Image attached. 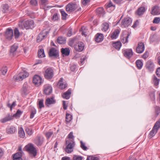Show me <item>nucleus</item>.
Returning a JSON list of instances; mask_svg holds the SVG:
<instances>
[{
  "label": "nucleus",
  "instance_id": "nucleus-54",
  "mask_svg": "<svg viewBox=\"0 0 160 160\" xmlns=\"http://www.w3.org/2000/svg\"><path fill=\"white\" fill-rule=\"evenodd\" d=\"M80 147L84 150L86 151L88 149L85 145V144L82 141H80Z\"/></svg>",
  "mask_w": 160,
  "mask_h": 160
},
{
  "label": "nucleus",
  "instance_id": "nucleus-43",
  "mask_svg": "<svg viewBox=\"0 0 160 160\" xmlns=\"http://www.w3.org/2000/svg\"><path fill=\"white\" fill-rule=\"evenodd\" d=\"M20 35V33L18 28H16L14 30V36L15 39H18Z\"/></svg>",
  "mask_w": 160,
  "mask_h": 160
},
{
  "label": "nucleus",
  "instance_id": "nucleus-25",
  "mask_svg": "<svg viewBox=\"0 0 160 160\" xmlns=\"http://www.w3.org/2000/svg\"><path fill=\"white\" fill-rule=\"evenodd\" d=\"M104 39V36L102 34L98 33L95 36V41L98 42H102Z\"/></svg>",
  "mask_w": 160,
  "mask_h": 160
},
{
  "label": "nucleus",
  "instance_id": "nucleus-50",
  "mask_svg": "<svg viewBox=\"0 0 160 160\" xmlns=\"http://www.w3.org/2000/svg\"><path fill=\"white\" fill-rule=\"evenodd\" d=\"M38 105L40 108L44 107V106L43 104V100L42 99L39 100L38 101Z\"/></svg>",
  "mask_w": 160,
  "mask_h": 160
},
{
  "label": "nucleus",
  "instance_id": "nucleus-6",
  "mask_svg": "<svg viewBox=\"0 0 160 160\" xmlns=\"http://www.w3.org/2000/svg\"><path fill=\"white\" fill-rule=\"evenodd\" d=\"M28 75V73L25 71L23 72L20 73L17 75L14 76L13 79L15 81H20L27 77Z\"/></svg>",
  "mask_w": 160,
  "mask_h": 160
},
{
  "label": "nucleus",
  "instance_id": "nucleus-19",
  "mask_svg": "<svg viewBox=\"0 0 160 160\" xmlns=\"http://www.w3.org/2000/svg\"><path fill=\"white\" fill-rule=\"evenodd\" d=\"M52 88L49 85H46L44 86V92L45 94L47 95L50 94L52 92Z\"/></svg>",
  "mask_w": 160,
  "mask_h": 160
},
{
  "label": "nucleus",
  "instance_id": "nucleus-37",
  "mask_svg": "<svg viewBox=\"0 0 160 160\" xmlns=\"http://www.w3.org/2000/svg\"><path fill=\"white\" fill-rule=\"evenodd\" d=\"M66 121L67 122H70L72 119V116L71 114L66 113Z\"/></svg>",
  "mask_w": 160,
  "mask_h": 160
},
{
  "label": "nucleus",
  "instance_id": "nucleus-3",
  "mask_svg": "<svg viewBox=\"0 0 160 160\" xmlns=\"http://www.w3.org/2000/svg\"><path fill=\"white\" fill-rule=\"evenodd\" d=\"M44 77L47 79H52L54 76V70L52 67H45L44 68Z\"/></svg>",
  "mask_w": 160,
  "mask_h": 160
},
{
  "label": "nucleus",
  "instance_id": "nucleus-62",
  "mask_svg": "<svg viewBox=\"0 0 160 160\" xmlns=\"http://www.w3.org/2000/svg\"><path fill=\"white\" fill-rule=\"evenodd\" d=\"M30 3L33 6H36L37 5V2L36 0H31Z\"/></svg>",
  "mask_w": 160,
  "mask_h": 160
},
{
  "label": "nucleus",
  "instance_id": "nucleus-40",
  "mask_svg": "<svg viewBox=\"0 0 160 160\" xmlns=\"http://www.w3.org/2000/svg\"><path fill=\"white\" fill-rule=\"evenodd\" d=\"M130 35V33L128 32L126 36L121 37V41L123 43H125L128 42V38Z\"/></svg>",
  "mask_w": 160,
  "mask_h": 160
},
{
  "label": "nucleus",
  "instance_id": "nucleus-8",
  "mask_svg": "<svg viewBox=\"0 0 160 160\" xmlns=\"http://www.w3.org/2000/svg\"><path fill=\"white\" fill-rule=\"evenodd\" d=\"M44 138L41 135H38L34 139L33 142L38 147L42 146L44 142Z\"/></svg>",
  "mask_w": 160,
  "mask_h": 160
},
{
  "label": "nucleus",
  "instance_id": "nucleus-64",
  "mask_svg": "<svg viewBox=\"0 0 160 160\" xmlns=\"http://www.w3.org/2000/svg\"><path fill=\"white\" fill-rule=\"evenodd\" d=\"M62 104H63V108L64 110H66L67 108L68 107V105L66 104V102L65 101H63L62 102Z\"/></svg>",
  "mask_w": 160,
  "mask_h": 160
},
{
  "label": "nucleus",
  "instance_id": "nucleus-12",
  "mask_svg": "<svg viewBox=\"0 0 160 160\" xmlns=\"http://www.w3.org/2000/svg\"><path fill=\"white\" fill-rule=\"evenodd\" d=\"M84 46L85 45L83 43L80 42L74 45V48L76 51L81 52L84 49Z\"/></svg>",
  "mask_w": 160,
  "mask_h": 160
},
{
  "label": "nucleus",
  "instance_id": "nucleus-63",
  "mask_svg": "<svg viewBox=\"0 0 160 160\" xmlns=\"http://www.w3.org/2000/svg\"><path fill=\"white\" fill-rule=\"evenodd\" d=\"M90 1V0H82V4L84 6H86Z\"/></svg>",
  "mask_w": 160,
  "mask_h": 160
},
{
  "label": "nucleus",
  "instance_id": "nucleus-28",
  "mask_svg": "<svg viewBox=\"0 0 160 160\" xmlns=\"http://www.w3.org/2000/svg\"><path fill=\"white\" fill-rule=\"evenodd\" d=\"M145 8L144 7H141L138 9L136 13L138 15L140 16L142 15L145 12Z\"/></svg>",
  "mask_w": 160,
  "mask_h": 160
},
{
  "label": "nucleus",
  "instance_id": "nucleus-32",
  "mask_svg": "<svg viewBox=\"0 0 160 160\" xmlns=\"http://www.w3.org/2000/svg\"><path fill=\"white\" fill-rule=\"evenodd\" d=\"M99 157L96 155L88 156L86 160H99Z\"/></svg>",
  "mask_w": 160,
  "mask_h": 160
},
{
  "label": "nucleus",
  "instance_id": "nucleus-33",
  "mask_svg": "<svg viewBox=\"0 0 160 160\" xmlns=\"http://www.w3.org/2000/svg\"><path fill=\"white\" fill-rule=\"evenodd\" d=\"M22 156L21 153H17L14 155L13 160H22Z\"/></svg>",
  "mask_w": 160,
  "mask_h": 160
},
{
  "label": "nucleus",
  "instance_id": "nucleus-27",
  "mask_svg": "<svg viewBox=\"0 0 160 160\" xmlns=\"http://www.w3.org/2000/svg\"><path fill=\"white\" fill-rule=\"evenodd\" d=\"M61 52L63 55L68 56L69 55L70 50L68 48H62L61 49Z\"/></svg>",
  "mask_w": 160,
  "mask_h": 160
},
{
  "label": "nucleus",
  "instance_id": "nucleus-49",
  "mask_svg": "<svg viewBox=\"0 0 160 160\" xmlns=\"http://www.w3.org/2000/svg\"><path fill=\"white\" fill-rule=\"evenodd\" d=\"M25 131L27 134L29 136H31L33 134L32 129L28 128H26Z\"/></svg>",
  "mask_w": 160,
  "mask_h": 160
},
{
  "label": "nucleus",
  "instance_id": "nucleus-34",
  "mask_svg": "<svg viewBox=\"0 0 160 160\" xmlns=\"http://www.w3.org/2000/svg\"><path fill=\"white\" fill-rule=\"evenodd\" d=\"M154 114L156 117H157L160 114V107L156 106L154 107Z\"/></svg>",
  "mask_w": 160,
  "mask_h": 160
},
{
  "label": "nucleus",
  "instance_id": "nucleus-23",
  "mask_svg": "<svg viewBox=\"0 0 160 160\" xmlns=\"http://www.w3.org/2000/svg\"><path fill=\"white\" fill-rule=\"evenodd\" d=\"M71 89H69L67 91L64 92L62 94V97L64 99H69L71 97Z\"/></svg>",
  "mask_w": 160,
  "mask_h": 160
},
{
  "label": "nucleus",
  "instance_id": "nucleus-60",
  "mask_svg": "<svg viewBox=\"0 0 160 160\" xmlns=\"http://www.w3.org/2000/svg\"><path fill=\"white\" fill-rule=\"evenodd\" d=\"M48 1V0H41L40 5L45 6Z\"/></svg>",
  "mask_w": 160,
  "mask_h": 160
},
{
  "label": "nucleus",
  "instance_id": "nucleus-14",
  "mask_svg": "<svg viewBox=\"0 0 160 160\" xmlns=\"http://www.w3.org/2000/svg\"><path fill=\"white\" fill-rule=\"evenodd\" d=\"M145 49V46L143 43L138 42L136 48V52L138 53H142Z\"/></svg>",
  "mask_w": 160,
  "mask_h": 160
},
{
  "label": "nucleus",
  "instance_id": "nucleus-41",
  "mask_svg": "<svg viewBox=\"0 0 160 160\" xmlns=\"http://www.w3.org/2000/svg\"><path fill=\"white\" fill-rule=\"evenodd\" d=\"M7 106L10 108V110L12 111V108L15 107L16 105V102L15 101L13 102L12 104L9 102V101H8L7 103Z\"/></svg>",
  "mask_w": 160,
  "mask_h": 160
},
{
  "label": "nucleus",
  "instance_id": "nucleus-30",
  "mask_svg": "<svg viewBox=\"0 0 160 160\" xmlns=\"http://www.w3.org/2000/svg\"><path fill=\"white\" fill-rule=\"evenodd\" d=\"M112 45L116 49L119 50L122 46V43L120 42L117 41L113 43Z\"/></svg>",
  "mask_w": 160,
  "mask_h": 160
},
{
  "label": "nucleus",
  "instance_id": "nucleus-26",
  "mask_svg": "<svg viewBox=\"0 0 160 160\" xmlns=\"http://www.w3.org/2000/svg\"><path fill=\"white\" fill-rule=\"evenodd\" d=\"M120 33L119 30L118 29L115 30L111 35L110 37L112 39H116L118 37Z\"/></svg>",
  "mask_w": 160,
  "mask_h": 160
},
{
  "label": "nucleus",
  "instance_id": "nucleus-1",
  "mask_svg": "<svg viewBox=\"0 0 160 160\" xmlns=\"http://www.w3.org/2000/svg\"><path fill=\"white\" fill-rule=\"evenodd\" d=\"M78 9V11H80L81 8L79 7V2L74 1L68 4L66 7V10L68 12H72Z\"/></svg>",
  "mask_w": 160,
  "mask_h": 160
},
{
  "label": "nucleus",
  "instance_id": "nucleus-47",
  "mask_svg": "<svg viewBox=\"0 0 160 160\" xmlns=\"http://www.w3.org/2000/svg\"><path fill=\"white\" fill-rule=\"evenodd\" d=\"M60 11L62 15V19L64 20L66 19L68 14H67L63 10H60Z\"/></svg>",
  "mask_w": 160,
  "mask_h": 160
},
{
  "label": "nucleus",
  "instance_id": "nucleus-20",
  "mask_svg": "<svg viewBox=\"0 0 160 160\" xmlns=\"http://www.w3.org/2000/svg\"><path fill=\"white\" fill-rule=\"evenodd\" d=\"M56 102L54 98L52 97L51 98H48L46 100L45 103L46 105L49 106L50 105L55 103Z\"/></svg>",
  "mask_w": 160,
  "mask_h": 160
},
{
  "label": "nucleus",
  "instance_id": "nucleus-31",
  "mask_svg": "<svg viewBox=\"0 0 160 160\" xmlns=\"http://www.w3.org/2000/svg\"><path fill=\"white\" fill-rule=\"evenodd\" d=\"M38 56L40 58H44L45 56L44 49L43 48H41L38 50Z\"/></svg>",
  "mask_w": 160,
  "mask_h": 160
},
{
  "label": "nucleus",
  "instance_id": "nucleus-44",
  "mask_svg": "<svg viewBox=\"0 0 160 160\" xmlns=\"http://www.w3.org/2000/svg\"><path fill=\"white\" fill-rule=\"evenodd\" d=\"M160 79H158L155 75L153 76V83L155 86H157L159 83Z\"/></svg>",
  "mask_w": 160,
  "mask_h": 160
},
{
  "label": "nucleus",
  "instance_id": "nucleus-10",
  "mask_svg": "<svg viewBox=\"0 0 160 160\" xmlns=\"http://www.w3.org/2000/svg\"><path fill=\"white\" fill-rule=\"evenodd\" d=\"M13 36V32L12 29L10 28L6 29L4 37L6 39L10 41L12 39Z\"/></svg>",
  "mask_w": 160,
  "mask_h": 160
},
{
  "label": "nucleus",
  "instance_id": "nucleus-24",
  "mask_svg": "<svg viewBox=\"0 0 160 160\" xmlns=\"http://www.w3.org/2000/svg\"><path fill=\"white\" fill-rule=\"evenodd\" d=\"M151 13L153 15H158L160 14V10L159 7L155 6L153 7Z\"/></svg>",
  "mask_w": 160,
  "mask_h": 160
},
{
  "label": "nucleus",
  "instance_id": "nucleus-2",
  "mask_svg": "<svg viewBox=\"0 0 160 160\" xmlns=\"http://www.w3.org/2000/svg\"><path fill=\"white\" fill-rule=\"evenodd\" d=\"M19 26L22 28L23 26L26 29H31L34 27V22L31 20H23L19 22Z\"/></svg>",
  "mask_w": 160,
  "mask_h": 160
},
{
  "label": "nucleus",
  "instance_id": "nucleus-52",
  "mask_svg": "<svg viewBox=\"0 0 160 160\" xmlns=\"http://www.w3.org/2000/svg\"><path fill=\"white\" fill-rule=\"evenodd\" d=\"M58 14L57 13H55L52 16V20L53 21H56L58 19Z\"/></svg>",
  "mask_w": 160,
  "mask_h": 160
},
{
  "label": "nucleus",
  "instance_id": "nucleus-7",
  "mask_svg": "<svg viewBox=\"0 0 160 160\" xmlns=\"http://www.w3.org/2000/svg\"><path fill=\"white\" fill-rule=\"evenodd\" d=\"M48 55L51 58H57L59 56V51L55 48H52L49 50Z\"/></svg>",
  "mask_w": 160,
  "mask_h": 160
},
{
  "label": "nucleus",
  "instance_id": "nucleus-11",
  "mask_svg": "<svg viewBox=\"0 0 160 160\" xmlns=\"http://www.w3.org/2000/svg\"><path fill=\"white\" fill-rule=\"evenodd\" d=\"M132 22V20L129 17L124 18L122 21L121 25L122 27H126L130 25Z\"/></svg>",
  "mask_w": 160,
  "mask_h": 160
},
{
  "label": "nucleus",
  "instance_id": "nucleus-4",
  "mask_svg": "<svg viewBox=\"0 0 160 160\" xmlns=\"http://www.w3.org/2000/svg\"><path fill=\"white\" fill-rule=\"evenodd\" d=\"M66 144L67 145L65 149L66 152L68 153H71L73 151V148L75 145L74 141L73 140L70 139L66 140Z\"/></svg>",
  "mask_w": 160,
  "mask_h": 160
},
{
  "label": "nucleus",
  "instance_id": "nucleus-13",
  "mask_svg": "<svg viewBox=\"0 0 160 160\" xmlns=\"http://www.w3.org/2000/svg\"><path fill=\"white\" fill-rule=\"evenodd\" d=\"M33 82L37 86H39L42 83L41 77L38 75H35L33 78Z\"/></svg>",
  "mask_w": 160,
  "mask_h": 160
},
{
  "label": "nucleus",
  "instance_id": "nucleus-58",
  "mask_svg": "<svg viewBox=\"0 0 160 160\" xmlns=\"http://www.w3.org/2000/svg\"><path fill=\"white\" fill-rule=\"evenodd\" d=\"M73 133L71 132H70L68 135V137L69 139L73 140L74 141V137L73 135Z\"/></svg>",
  "mask_w": 160,
  "mask_h": 160
},
{
  "label": "nucleus",
  "instance_id": "nucleus-15",
  "mask_svg": "<svg viewBox=\"0 0 160 160\" xmlns=\"http://www.w3.org/2000/svg\"><path fill=\"white\" fill-rule=\"evenodd\" d=\"M124 56L128 59H130L133 55V52L131 49H126L122 51Z\"/></svg>",
  "mask_w": 160,
  "mask_h": 160
},
{
  "label": "nucleus",
  "instance_id": "nucleus-42",
  "mask_svg": "<svg viewBox=\"0 0 160 160\" xmlns=\"http://www.w3.org/2000/svg\"><path fill=\"white\" fill-rule=\"evenodd\" d=\"M28 86L27 83H24L22 89V92L25 94H27L28 91Z\"/></svg>",
  "mask_w": 160,
  "mask_h": 160
},
{
  "label": "nucleus",
  "instance_id": "nucleus-38",
  "mask_svg": "<svg viewBox=\"0 0 160 160\" xmlns=\"http://www.w3.org/2000/svg\"><path fill=\"white\" fill-rule=\"evenodd\" d=\"M109 27V24L108 23L104 22L102 24V31H106L108 29Z\"/></svg>",
  "mask_w": 160,
  "mask_h": 160
},
{
  "label": "nucleus",
  "instance_id": "nucleus-51",
  "mask_svg": "<svg viewBox=\"0 0 160 160\" xmlns=\"http://www.w3.org/2000/svg\"><path fill=\"white\" fill-rule=\"evenodd\" d=\"M36 110L34 108L32 109L31 111V113L30 116V118L32 119L34 117V115L36 113Z\"/></svg>",
  "mask_w": 160,
  "mask_h": 160
},
{
  "label": "nucleus",
  "instance_id": "nucleus-22",
  "mask_svg": "<svg viewBox=\"0 0 160 160\" xmlns=\"http://www.w3.org/2000/svg\"><path fill=\"white\" fill-rule=\"evenodd\" d=\"M18 47V45L16 44H14L13 45L11 46L10 54L11 55L13 56L15 55Z\"/></svg>",
  "mask_w": 160,
  "mask_h": 160
},
{
  "label": "nucleus",
  "instance_id": "nucleus-29",
  "mask_svg": "<svg viewBox=\"0 0 160 160\" xmlns=\"http://www.w3.org/2000/svg\"><path fill=\"white\" fill-rule=\"evenodd\" d=\"M58 43L60 44H64L66 42V39L65 38L60 36L57 39Z\"/></svg>",
  "mask_w": 160,
  "mask_h": 160
},
{
  "label": "nucleus",
  "instance_id": "nucleus-17",
  "mask_svg": "<svg viewBox=\"0 0 160 160\" xmlns=\"http://www.w3.org/2000/svg\"><path fill=\"white\" fill-rule=\"evenodd\" d=\"M159 128H158V127L154 124L152 130L149 132L148 135V138H151L154 136L157 132Z\"/></svg>",
  "mask_w": 160,
  "mask_h": 160
},
{
  "label": "nucleus",
  "instance_id": "nucleus-46",
  "mask_svg": "<svg viewBox=\"0 0 160 160\" xmlns=\"http://www.w3.org/2000/svg\"><path fill=\"white\" fill-rule=\"evenodd\" d=\"M9 6L7 4H5L3 5V10L2 11L4 13H6L9 11Z\"/></svg>",
  "mask_w": 160,
  "mask_h": 160
},
{
  "label": "nucleus",
  "instance_id": "nucleus-56",
  "mask_svg": "<svg viewBox=\"0 0 160 160\" xmlns=\"http://www.w3.org/2000/svg\"><path fill=\"white\" fill-rule=\"evenodd\" d=\"M53 134V132L52 131L48 132H46L45 136L46 137L47 139H48Z\"/></svg>",
  "mask_w": 160,
  "mask_h": 160
},
{
  "label": "nucleus",
  "instance_id": "nucleus-5",
  "mask_svg": "<svg viewBox=\"0 0 160 160\" xmlns=\"http://www.w3.org/2000/svg\"><path fill=\"white\" fill-rule=\"evenodd\" d=\"M25 148L32 156L34 157L37 155V150L33 144H29L25 146Z\"/></svg>",
  "mask_w": 160,
  "mask_h": 160
},
{
  "label": "nucleus",
  "instance_id": "nucleus-48",
  "mask_svg": "<svg viewBox=\"0 0 160 160\" xmlns=\"http://www.w3.org/2000/svg\"><path fill=\"white\" fill-rule=\"evenodd\" d=\"M22 113V112L21 110H19V109H18L17 110L16 113L15 114H13L12 116H13V118L15 117H19Z\"/></svg>",
  "mask_w": 160,
  "mask_h": 160
},
{
  "label": "nucleus",
  "instance_id": "nucleus-39",
  "mask_svg": "<svg viewBox=\"0 0 160 160\" xmlns=\"http://www.w3.org/2000/svg\"><path fill=\"white\" fill-rule=\"evenodd\" d=\"M136 64L138 69H141L143 66V63L141 60H137L136 62Z\"/></svg>",
  "mask_w": 160,
  "mask_h": 160
},
{
  "label": "nucleus",
  "instance_id": "nucleus-36",
  "mask_svg": "<svg viewBox=\"0 0 160 160\" xmlns=\"http://www.w3.org/2000/svg\"><path fill=\"white\" fill-rule=\"evenodd\" d=\"M19 136L21 138H24L25 136V133L22 128H21L18 130Z\"/></svg>",
  "mask_w": 160,
  "mask_h": 160
},
{
  "label": "nucleus",
  "instance_id": "nucleus-53",
  "mask_svg": "<svg viewBox=\"0 0 160 160\" xmlns=\"http://www.w3.org/2000/svg\"><path fill=\"white\" fill-rule=\"evenodd\" d=\"M7 71L8 68L6 66L3 67L1 70L2 74L3 75H5Z\"/></svg>",
  "mask_w": 160,
  "mask_h": 160
},
{
  "label": "nucleus",
  "instance_id": "nucleus-45",
  "mask_svg": "<svg viewBox=\"0 0 160 160\" xmlns=\"http://www.w3.org/2000/svg\"><path fill=\"white\" fill-rule=\"evenodd\" d=\"M96 12L98 14H103L104 12V11L103 8L100 7L96 10Z\"/></svg>",
  "mask_w": 160,
  "mask_h": 160
},
{
  "label": "nucleus",
  "instance_id": "nucleus-55",
  "mask_svg": "<svg viewBox=\"0 0 160 160\" xmlns=\"http://www.w3.org/2000/svg\"><path fill=\"white\" fill-rule=\"evenodd\" d=\"M83 158V157L82 156L77 155H74L73 157V160H82Z\"/></svg>",
  "mask_w": 160,
  "mask_h": 160
},
{
  "label": "nucleus",
  "instance_id": "nucleus-18",
  "mask_svg": "<svg viewBox=\"0 0 160 160\" xmlns=\"http://www.w3.org/2000/svg\"><path fill=\"white\" fill-rule=\"evenodd\" d=\"M146 68L150 72L154 71V65L153 63L151 61H148L146 64Z\"/></svg>",
  "mask_w": 160,
  "mask_h": 160
},
{
  "label": "nucleus",
  "instance_id": "nucleus-9",
  "mask_svg": "<svg viewBox=\"0 0 160 160\" xmlns=\"http://www.w3.org/2000/svg\"><path fill=\"white\" fill-rule=\"evenodd\" d=\"M49 32L46 30H42L38 35L37 38V41L38 42H41L48 34Z\"/></svg>",
  "mask_w": 160,
  "mask_h": 160
},
{
  "label": "nucleus",
  "instance_id": "nucleus-61",
  "mask_svg": "<svg viewBox=\"0 0 160 160\" xmlns=\"http://www.w3.org/2000/svg\"><path fill=\"white\" fill-rule=\"evenodd\" d=\"M87 57L86 56H85L83 58H81L80 60V65H82L84 63V61L86 59Z\"/></svg>",
  "mask_w": 160,
  "mask_h": 160
},
{
  "label": "nucleus",
  "instance_id": "nucleus-16",
  "mask_svg": "<svg viewBox=\"0 0 160 160\" xmlns=\"http://www.w3.org/2000/svg\"><path fill=\"white\" fill-rule=\"evenodd\" d=\"M13 118V116L11 114L8 113L5 117L1 119L0 121L2 123H4L12 120Z\"/></svg>",
  "mask_w": 160,
  "mask_h": 160
},
{
  "label": "nucleus",
  "instance_id": "nucleus-21",
  "mask_svg": "<svg viewBox=\"0 0 160 160\" xmlns=\"http://www.w3.org/2000/svg\"><path fill=\"white\" fill-rule=\"evenodd\" d=\"M63 79L62 78H60L58 84V88L61 89H63L67 87V83H64L63 82Z\"/></svg>",
  "mask_w": 160,
  "mask_h": 160
},
{
  "label": "nucleus",
  "instance_id": "nucleus-35",
  "mask_svg": "<svg viewBox=\"0 0 160 160\" xmlns=\"http://www.w3.org/2000/svg\"><path fill=\"white\" fill-rule=\"evenodd\" d=\"M16 128L15 127L12 126L7 130V132L8 134H13L16 131Z\"/></svg>",
  "mask_w": 160,
  "mask_h": 160
},
{
  "label": "nucleus",
  "instance_id": "nucleus-59",
  "mask_svg": "<svg viewBox=\"0 0 160 160\" xmlns=\"http://www.w3.org/2000/svg\"><path fill=\"white\" fill-rule=\"evenodd\" d=\"M149 56V53L148 51H146L144 54L142 56V58L144 59H146Z\"/></svg>",
  "mask_w": 160,
  "mask_h": 160
},
{
  "label": "nucleus",
  "instance_id": "nucleus-57",
  "mask_svg": "<svg viewBox=\"0 0 160 160\" xmlns=\"http://www.w3.org/2000/svg\"><path fill=\"white\" fill-rule=\"evenodd\" d=\"M160 22V18L159 17L155 18L153 21V22L154 23L158 24Z\"/></svg>",
  "mask_w": 160,
  "mask_h": 160
}]
</instances>
